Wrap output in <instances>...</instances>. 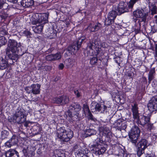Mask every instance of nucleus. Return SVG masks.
I'll return each mask as SVG.
<instances>
[{"instance_id":"f257e3e1","label":"nucleus","mask_w":157,"mask_h":157,"mask_svg":"<svg viewBox=\"0 0 157 157\" xmlns=\"http://www.w3.org/2000/svg\"><path fill=\"white\" fill-rule=\"evenodd\" d=\"M48 14L47 13H36L33 14L30 18V22L36 26H32L34 32L36 33H40L42 31L44 25L48 22Z\"/></svg>"},{"instance_id":"f03ea898","label":"nucleus","mask_w":157,"mask_h":157,"mask_svg":"<svg viewBox=\"0 0 157 157\" xmlns=\"http://www.w3.org/2000/svg\"><path fill=\"white\" fill-rule=\"evenodd\" d=\"M20 46V44H18L14 40L10 39L8 42V46L6 49V56L10 59H17L18 56L16 53L19 51L18 48Z\"/></svg>"},{"instance_id":"7ed1b4c3","label":"nucleus","mask_w":157,"mask_h":157,"mask_svg":"<svg viewBox=\"0 0 157 157\" xmlns=\"http://www.w3.org/2000/svg\"><path fill=\"white\" fill-rule=\"evenodd\" d=\"M81 109L79 105L76 103L72 104L69 106L68 110L65 112L67 119L70 121H75L78 118L79 112Z\"/></svg>"},{"instance_id":"20e7f679","label":"nucleus","mask_w":157,"mask_h":157,"mask_svg":"<svg viewBox=\"0 0 157 157\" xmlns=\"http://www.w3.org/2000/svg\"><path fill=\"white\" fill-rule=\"evenodd\" d=\"M57 135L58 138L63 141L67 142L73 137V133L70 129L66 130L64 128L61 127L57 130Z\"/></svg>"},{"instance_id":"39448f33","label":"nucleus","mask_w":157,"mask_h":157,"mask_svg":"<svg viewBox=\"0 0 157 157\" xmlns=\"http://www.w3.org/2000/svg\"><path fill=\"white\" fill-rule=\"evenodd\" d=\"M95 141L93 148L94 153L98 155L103 154L106 150V145L103 143V141L100 138H97Z\"/></svg>"},{"instance_id":"423d86ee","label":"nucleus","mask_w":157,"mask_h":157,"mask_svg":"<svg viewBox=\"0 0 157 157\" xmlns=\"http://www.w3.org/2000/svg\"><path fill=\"white\" fill-rule=\"evenodd\" d=\"M134 17L137 19H139V24L140 26L141 25V22H145L147 17L148 15V13L143 9H138L133 12Z\"/></svg>"},{"instance_id":"0eeeda50","label":"nucleus","mask_w":157,"mask_h":157,"mask_svg":"<svg viewBox=\"0 0 157 157\" xmlns=\"http://www.w3.org/2000/svg\"><path fill=\"white\" fill-rule=\"evenodd\" d=\"M110 106H107L104 105V103L100 104L93 101L91 104L90 109L93 113H98L99 112L101 113H104L107 108H109Z\"/></svg>"},{"instance_id":"6e6552de","label":"nucleus","mask_w":157,"mask_h":157,"mask_svg":"<svg viewBox=\"0 0 157 157\" xmlns=\"http://www.w3.org/2000/svg\"><path fill=\"white\" fill-rule=\"evenodd\" d=\"M140 132V131L137 126H135L132 127L129 133V137L132 143L135 144L137 142Z\"/></svg>"},{"instance_id":"1a4fd4ad","label":"nucleus","mask_w":157,"mask_h":157,"mask_svg":"<svg viewBox=\"0 0 157 157\" xmlns=\"http://www.w3.org/2000/svg\"><path fill=\"white\" fill-rule=\"evenodd\" d=\"M99 42L97 40H95L92 43L90 42L87 46L88 48L94 51H96L97 53H98L101 50L100 46L103 48H107L108 47V45L106 43H103L101 45H99Z\"/></svg>"},{"instance_id":"9d476101","label":"nucleus","mask_w":157,"mask_h":157,"mask_svg":"<svg viewBox=\"0 0 157 157\" xmlns=\"http://www.w3.org/2000/svg\"><path fill=\"white\" fill-rule=\"evenodd\" d=\"M14 121L18 123H22L26 120V117L24 115V111L20 109H18L16 112L15 114L13 116Z\"/></svg>"},{"instance_id":"9b49d317","label":"nucleus","mask_w":157,"mask_h":157,"mask_svg":"<svg viewBox=\"0 0 157 157\" xmlns=\"http://www.w3.org/2000/svg\"><path fill=\"white\" fill-rule=\"evenodd\" d=\"M40 87L41 85L39 84H33L29 86L26 87L25 89L28 94L36 95L40 94Z\"/></svg>"},{"instance_id":"f8f14e48","label":"nucleus","mask_w":157,"mask_h":157,"mask_svg":"<svg viewBox=\"0 0 157 157\" xmlns=\"http://www.w3.org/2000/svg\"><path fill=\"white\" fill-rule=\"evenodd\" d=\"M148 146L147 141L145 139H143L138 144V148L137 150V155L140 156L144 152V150Z\"/></svg>"},{"instance_id":"ddd939ff","label":"nucleus","mask_w":157,"mask_h":157,"mask_svg":"<svg viewBox=\"0 0 157 157\" xmlns=\"http://www.w3.org/2000/svg\"><path fill=\"white\" fill-rule=\"evenodd\" d=\"M74 150L77 151L75 152L76 157H88L90 151L87 149H81L80 147L77 146L75 147Z\"/></svg>"},{"instance_id":"4468645a","label":"nucleus","mask_w":157,"mask_h":157,"mask_svg":"<svg viewBox=\"0 0 157 157\" xmlns=\"http://www.w3.org/2000/svg\"><path fill=\"white\" fill-rule=\"evenodd\" d=\"M68 101V98L66 96H63L60 97L54 98L52 100L53 102L61 105L66 104Z\"/></svg>"},{"instance_id":"2eb2a0df","label":"nucleus","mask_w":157,"mask_h":157,"mask_svg":"<svg viewBox=\"0 0 157 157\" xmlns=\"http://www.w3.org/2000/svg\"><path fill=\"white\" fill-rule=\"evenodd\" d=\"M118 13L117 11L112 10L110 12L108 16V19L105 21V24L108 25L113 22L114 20Z\"/></svg>"},{"instance_id":"dca6fc26","label":"nucleus","mask_w":157,"mask_h":157,"mask_svg":"<svg viewBox=\"0 0 157 157\" xmlns=\"http://www.w3.org/2000/svg\"><path fill=\"white\" fill-rule=\"evenodd\" d=\"M148 109L150 111L157 110V99L153 98L147 104Z\"/></svg>"},{"instance_id":"f3484780","label":"nucleus","mask_w":157,"mask_h":157,"mask_svg":"<svg viewBox=\"0 0 157 157\" xmlns=\"http://www.w3.org/2000/svg\"><path fill=\"white\" fill-rule=\"evenodd\" d=\"M150 118L148 116H145L144 115L141 116L139 120L138 121L135 120L136 122H137L143 126H145L149 122Z\"/></svg>"},{"instance_id":"a211bd4d","label":"nucleus","mask_w":157,"mask_h":157,"mask_svg":"<svg viewBox=\"0 0 157 157\" xmlns=\"http://www.w3.org/2000/svg\"><path fill=\"white\" fill-rule=\"evenodd\" d=\"M101 26L100 24L98 23L95 24L94 22H92L89 25L88 27V29L90 31L95 32L98 30Z\"/></svg>"},{"instance_id":"6ab92c4d","label":"nucleus","mask_w":157,"mask_h":157,"mask_svg":"<svg viewBox=\"0 0 157 157\" xmlns=\"http://www.w3.org/2000/svg\"><path fill=\"white\" fill-rule=\"evenodd\" d=\"M6 157H19L18 153L15 150L10 149L5 153Z\"/></svg>"},{"instance_id":"aec40b11","label":"nucleus","mask_w":157,"mask_h":157,"mask_svg":"<svg viewBox=\"0 0 157 157\" xmlns=\"http://www.w3.org/2000/svg\"><path fill=\"white\" fill-rule=\"evenodd\" d=\"M82 109L86 115L89 116V118L90 119L94 121L95 119L93 118V116L90 111L88 106L86 104H85L83 105Z\"/></svg>"},{"instance_id":"412c9836","label":"nucleus","mask_w":157,"mask_h":157,"mask_svg":"<svg viewBox=\"0 0 157 157\" xmlns=\"http://www.w3.org/2000/svg\"><path fill=\"white\" fill-rule=\"evenodd\" d=\"M132 110L133 112V118L135 120H136L138 121L139 113H138L137 106L136 104H134L132 106Z\"/></svg>"},{"instance_id":"4be33fe9","label":"nucleus","mask_w":157,"mask_h":157,"mask_svg":"<svg viewBox=\"0 0 157 157\" xmlns=\"http://www.w3.org/2000/svg\"><path fill=\"white\" fill-rule=\"evenodd\" d=\"M21 3L23 7L27 8L32 6L34 2L33 0H22Z\"/></svg>"},{"instance_id":"5701e85b","label":"nucleus","mask_w":157,"mask_h":157,"mask_svg":"<svg viewBox=\"0 0 157 157\" xmlns=\"http://www.w3.org/2000/svg\"><path fill=\"white\" fill-rule=\"evenodd\" d=\"M79 49L78 46H76V45H73L68 47L67 50L71 54H75Z\"/></svg>"},{"instance_id":"b1692460","label":"nucleus","mask_w":157,"mask_h":157,"mask_svg":"<svg viewBox=\"0 0 157 157\" xmlns=\"http://www.w3.org/2000/svg\"><path fill=\"white\" fill-rule=\"evenodd\" d=\"M7 63L2 58L0 57V69L3 70L7 67Z\"/></svg>"},{"instance_id":"393cba45","label":"nucleus","mask_w":157,"mask_h":157,"mask_svg":"<svg viewBox=\"0 0 157 157\" xmlns=\"http://www.w3.org/2000/svg\"><path fill=\"white\" fill-rule=\"evenodd\" d=\"M155 72V70L154 69H151L148 75V80L149 82H150L154 78V75Z\"/></svg>"},{"instance_id":"a878e982","label":"nucleus","mask_w":157,"mask_h":157,"mask_svg":"<svg viewBox=\"0 0 157 157\" xmlns=\"http://www.w3.org/2000/svg\"><path fill=\"white\" fill-rule=\"evenodd\" d=\"M85 133L87 135V136H90L95 134L96 132L94 129H88L86 130Z\"/></svg>"},{"instance_id":"bb28decb","label":"nucleus","mask_w":157,"mask_h":157,"mask_svg":"<svg viewBox=\"0 0 157 157\" xmlns=\"http://www.w3.org/2000/svg\"><path fill=\"white\" fill-rule=\"evenodd\" d=\"M7 41L6 39L4 36H0V46L5 45Z\"/></svg>"},{"instance_id":"cd10ccee","label":"nucleus","mask_w":157,"mask_h":157,"mask_svg":"<svg viewBox=\"0 0 157 157\" xmlns=\"http://www.w3.org/2000/svg\"><path fill=\"white\" fill-rule=\"evenodd\" d=\"M10 140L13 145L16 144L18 142L17 139L15 136H13Z\"/></svg>"},{"instance_id":"c85d7f7f","label":"nucleus","mask_w":157,"mask_h":157,"mask_svg":"<svg viewBox=\"0 0 157 157\" xmlns=\"http://www.w3.org/2000/svg\"><path fill=\"white\" fill-rule=\"evenodd\" d=\"M33 148L32 147L30 146L28 147L27 148V150H24V152H25L27 153L28 154H32L33 152Z\"/></svg>"},{"instance_id":"c756f323","label":"nucleus","mask_w":157,"mask_h":157,"mask_svg":"<svg viewBox=\"0 0 157 157\" xmlns=\"http://www.w3.org/2000/svg\"><path fill=\"white\" fill-rule=\"evenodd\" d=\"M54 60H59L61 57V54L60 52H58L55 54H53Z\"/></svg>"},{"instance_id":"7c9ffc66","label":"nucleus","mask_w":157,"mask_h":157,"mask_svg":"<svg viewBox=\"0 0 157 157\" xmlns=\"http://www.w3.org/2000/svg\"><path fill=\"white\" fill-rule=\"evenodd\" d=\"M54 155H53L52 157H64V155L63 154H62L59 155V154H59L60 152L59 150H56L54 151Z\"/></svg>"},{"instance_id":"2f4dec72","label":"nucleus","mask_w":157,"mask_h":157,"mask_svg":"<svg viewBox=\"0 0 157 157\" xmlns=\"http://www.w3.org/2000/svg\"><path fill=\"white\" fill-rule=\"evenodd\" d=\"M65 63H67V66H70L71 65L72 66L73 63V61L72 59L69 58L66 60Z\"/></svg>"},{"instance_id":"473e14b6","label":"nucleus","mask_w":157,"mask_h":157,"mask_svg":"<svg viewBox=\"0 0 157 157\" xmlns=\"http://www.w3.org/2000/svg\"><path fill=\"white\" fill-rule=\"evenodd\" d=\"M144 127H145L146 128H147V129L150 130L153 129L154 128L153 124L149 123V122H148V124H147Z\"/></svg>"},{"instance_id":"72a5a7b5","label":"nucleus","mask_w":157,"mask_h":157,"mask_svg":"<svg viewBox=\"0 0 157 157\" xmlns=\"http://www.w3.org/2000/svg\"><path fill=\"white\" fill-rule=\"evenodd\" d=\"M97 58L96 57H94L91 59L90 63L91 65H94L97 63Z\"/></svg>"},{"instance_id":"f704fd0d","label":"nucleus","mask_w":157,"mask_h":157,"mask_svg":"<svg viewBox=\"0 0 157 157\" xmlns=\"http://www.w3.org/2000/svg\"><path fill=\"white\" fill-rule=\"evenodd\" d=\"M103 132L105 134L108 135L111 134V132L109 128L107 127H105L104 128Z\"/></svg>"},{"instance_id":"c9c22d12","label":"nucleus","mask_w":157,"mask_h":157,"mask_svg":"<svg viewBox=\"0 0 157 157\" xmlns=\"http://www.w3.org/2000/svg\"><path fill=\"white\" fill-rule=\"evenodd\" d=\"M53 58L54 57L53 54H51L47 56L46 57V59L48 61H53L54 60Z\"/></svg>"},{"instance_id":"e433bc0d","label":"nucleus","mask_w":157,"mask_h":157,"mask_svg":"<svg viewBox=\"0 0 157 157\" xmlns=\"http://www.w3.org/2000/svg\"><path fill=\"white\" fill-rule=\"evenodd\" d=\"M153 54L155 58V59L157 60V44L155 45V50H154Z\"/></svg>"},{"instance_id":"4c0bfd02","label":"nucleus","mask_w":157,"mask_h":157,"mask_svg":"<svg viewBox=\"0 0 157 157\" xmlns=\"http://www.w3.org/2000/svg\"><path fill=\"white\" fill-rule=\"evenodd\" d=\"M151 14L152 15L156 14V8L155 6H153L151 10Z\"/></svg>"},{"instance_id":"58836bf2","label":"nucleus","mask_w":157,"mask_h":157,"mask_svg":"<svg viewBox=\"0 0 157 157\" xmlns=\"http://www.w3.org/2000/svg\"><path fill=\"white\" fill-rule=\"evenodd\" d=\"M4 4H7L6 3V0H0V9L2 8Z\"/></svg>"},{"instance_id":"ea45409f","label":"nucleus","mask_w":157,"mask_h":157,"mask_svg":"<svg viewBox=\"0 0 157 157\" xmlns=\"http://www.w3.org/2000/svg\"><path fill=\"white\" fill-rule=\"evenodd\" d=\"M5 146H7V147H11L12 145H13L10 140L9 141H7L5 143Z\"/></svg>"},{"instance_id":"a19ab883","label":"nucleus","mask_w":157,"mask_h":157,"mask_svg":"<svg viewBox=\"0 0 157 157\" xmlns=\"http://www.w3.org/2000/svg\"><path fill=\"white\" fill-rule=\"evenodd\" d=\"M23 35L25 36H28L30 35V33L29 31L27 30H25L23 32Z\"/></svg>"},{"instance_id":"79ce46f5","label":"nucleus","mask_w":157,"mask_h":157,"mask_svg":"<svg viewBox=\"0 0 157 157\" xmlns=\"http://www.w3.org/2000/svg\"><path fill=\"white\" fill-rule=\"evenodd\" d=\"M75 93L78 97H79L80 96V94L78 90L75 91Z\"/></svg>"},{"instance_id":"37998d69","label":"nucleus","mask_w":157,"mask_h":157,"mask_svg":"<svg viewBox=\"0 0 157 157\" xmlns=\"http://www.w3.org/2000/svg\"><path fill=\"white\" fill-rule=\"evenodd\" d=\"M64 67V65L62 63H60L59 65V69H62Z\"/></svg>"},{"instance_id":"c03bdc74","label":"nucleus","mask_w":157,"mask_h":157,"mask_svg":"<svg viewBox=\"0 0 157 157\" xmlns=\"http://www.w3.org/2000/svg\"><path fill=\"white\" fill-rule=\"evenodd\" d=\"M18 0H7L8 2L13 3H16L17 2Z\"/></svg>"},{"instance_id":"a18cd8bd","label":"nucleus","mask_w":157,"mask_h":157,"mask_svg":"<svg viewBox=\"0 0 157 157\" xmlns=\"http://www.w3.org/2000/svg\"><path fill=\"white\" fill-rule=\"evenodd\" d=\"M81 43L82 42L81 41H80L78 40V41L77 42L76 44H75V45H76V46H78L79 48L81 44Z\"/></svg>"},{"instance_id":"49530a36","label":"nucleus","mask_w":157,"mask_h":157,"mask_svg":"<svg viewBox=\"0 0 157 157\" xmlns=\"http://www.w3.org/2000/svg\"><path fill=\"white\" fill-rule=\"evenodd\" d=\"M5 133H6V134H8V132H7L6 131H4V132H2V137L4 139L5 138H6V137L3 136L4 134H5Z\"/></svg>"},{"instance_id":"de8ad7c7","label":"nucleus","mask_w":157,"mask_h":157,"mask_svg":"<svg viewBox=\"0 0 157 157\" xmlns=\"http://www.w3.org/2000/svg\"><path fill=\"white\" fill-rule=\"evenodd\" d=\"M132 155H130L129 154H124L123 155L124 157H131Z\"/></svg>"},{"instance_id":"09e8293b","label":"nucleus","mask_w":157,"mask_h":157,"mask_svg":"<svg viewBox=\"0 0 157 157\" xmlns=\"http://www.w3.org/2000/svg\"><path fill=\"white\" fill-rule=\"evenodd\" d=\"M45 68L46 69H47L48 70H50L51 69V67L48 66H46Z\"/></svg>"},{"instance_id":"8fccbe9b","label":"nucleus","mask_w":157,"mask_h":157,"mask_svg":"<svg viewBox=\"0 0 157 157\" xmlns=\"http://www.w3.org/2000/svg\"><path fill=\"white\" fill-rule=\"evenodd\" d=\"M85 39V37H82L81 38H80L79 40V41H80L81 40V42H82Z\"/></svg>"},{"instance_id":"3c124183","label":"nucleus","mask_w":157,"mask_h":157,"mask_svg":"<svg viewBox=\"0 0 157 157\" xmlns=\"http://www.w3.org/2000/svg\"><path fill=\"white\" fill-rule=\"evenodd\" d=\"M154 18L155 22L157 25V15L155 16Z\"/></svg>"},{"instance_id":"603ef678","label":"nucleus","mask_w":157,"mask_h":157,"mask_svg":"<svg viewBox=\"0 0 157 157\" xmlns=\"http://www.w3.org/2000/svg\"><path fill=\"white\" fill-rule=\"evenodd\" d=\"M146 157H155V156L153 154L148 155Z\"/></svg>"},{"instance_id":"864d4df0","label":"nucleus","mask_w":157,"mask_h":157,"mask_svg":"<svg viewBox=\"0 0 157 157\" xmlns=\"http://www.w3.org/2000/svg\"><path fill=\"white\" fill-rule=\"evenodd\" d=\"M124 125V127L122 128H123V129H125L126 127V125L124 123H123V124L122 123L121 124V125Z\"/></svg>"},{"instance_id":"5fc2aeb1","label":"nucleus","mask_w":157,"mask_h":157,"mask_svg":"<svg viewBox=\"0 0 157 157\" xmlns=\"http://www.w3.org/2000/svg\"><path fill=\"white\" fill-rule=\"evenodd\" d=\"M24 126L26 127H27L28 126L27 124L26 123H25Z\"/></svg>"},{"instance_id":"6e6d98bb","label":"nucleus","mask_w":157,"mask_h":157,"mask_svg":"<svg viewBox=\"0 0 157 157\" xmlns=\"http://www.w3.org/2000/svg\"><path fill=\"white\" fill-rule=\"evenodd\" d=\"M121 120H118V123H121Z\"/></svg>"},{"instance_id":"4d7b16f0","label":"nucleus","mask_w":157,"mask_h":157,"mask_svg":"<svg viewBox=\"0 0 157 157\" xmlns=\"http://www.w3.org/2000/svg\"><path fill=\"white\" fill-rule=\"evenodd\" d=\"M140 29H138V32H139L140 31Z\"/></svg>"},{"instance_id":"13d9d810","label":"nucleus","mask_w":157,"mask_h":157,"mask_svg":"<svg viewBox=\"0 0 157 157\" xmlns=\"http://www.w3.org/2000/svg\"><path fill=\"white\" fill-rule=\"evenodd\" d=\"M155 157H157V155H156V156H155Z\"/></svg>"}]
</instances>
